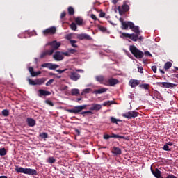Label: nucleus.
Here are the masks:
<instances>
[{
	"mask_svg": "<svg viewBox=\"0 0 178 178\" xmlns=\"http://www.w3.org/2000/svg\"><path fill=\"white\" fill-rule=\"evenodd\" d=\"M113 154H114V155H120L122 150L119 147H113Z\"/></svg>",
	"mask_w": 178,
	"mask_h": 178,
	"instance_id": "bb28decb",
	"label": "nucleus"
},
{
	"mask_svg": "<svg viewBox=\"0 0 178 178\" xmlns=\"http://www.w3.org/2000/svg\"><path fill=\"white\" fill-rule=\"evenodd\" d=\"M151 170H152V175H154V176L156 177V178H163L161 175V171L159 170L158 168H156V170H152V168H151Z\"/></svg>",
	"mask_w": 178,
	"mask_h": 178,
	"instance_id": "4be33fe9",
	"label": "nucleus"
},
{
	"mask_svg": "<svg viewBox=\"0 0 178 178\" xmlns=\"http://www.w3.org/2000/svg\"><path fill=\"white\" fill-rule=\"evenodd\" d=\"M75 22L77 26H83V19L80 17L75 19Z\"/></svg>",
	"mask_w": 178,
	"mask_h": 178,
	"instance_id": "cd10ccee",
	"label": "nucleus"
},
{
	"mask_svg": "<svg viewBox=\"0 0 178 178\" xmlns=\"http://www.w3.org/2000/svg\"><path fill=\"white\" fill-rule=\"evenodd\" d=\"M1 113L3 116L8 117V115H9V111L8 109H4L1 111Z\"/></svg>",
	"mask_w": 178,
	"mask_h": 178,
	"instance_id": "e433bc0d",
	"label": "nucleus"
},
{
	"mask_svg": "<svg viewBox=\"0 0 178 178\" xmlns=\"http://www.w3.org/2000/svg\"><path fill=\"white\" fill-rule=\"evenodd\" d=\"M87 108V105L84 104L82 106H76L72 109H67V112L69 113H74V115H79L81 111L86 109Z\"/></svg>",
	"mask_w": 178,
	"mask_h": 178,
	"instance_id": "20e7f679",
	"label": "nucleus"
},
{
	"mask_svg": "<svg viewBox=\"0 0 178 178\" xmlns=\"http://www.w3.org/2000/svg\"><path fill=\"white\" fill-rule=\"evenodd\" d=\"M118 1L119 0H112V3H113V5H116Z\"/></svg>",
	"mask_w": 178,
	"mask_h": 178,
	"instance_id": "0e129e2a",
	"label": "nucleus"
},
{
	"mask_svg": "<svg viewBox=\"0 0 178 178\" xmlns=\"http://www.w3.org/2000/svg\"><path fill=\"white\" fill-rule=\"evenodd\" d=\"M123 118L126 119H133V118H137L138 116V113L136 111H130L124 114H122Z\"/></svg>",
	"mask_w": 178,
	"mask_h": 178,
	"instance_id": "6e6552de",
	"label": "nucleus"
},
{
	"mask_svg": "<svg viewBox=\"0 0 178 178\" xmlns=\"http://www.w3.org/2000/svg\"><path fill=\"white\" fill-rule=\"evenodd\" d=\"M69 77L72 81H77L78 80H80L81 76L80 74L76 72L72 71L70 72Z\"/></svg>",
	"mask_w": 178,
	"mask_h": 178,
	"instance_id": "9b49d317",
	"label": "nucleus"
},
{
	"mask_svg": "<svg viewBox=\"0 0 178 178\" xmlns=\"http://www.w3.org/2000/svg\"><path fill=\"white\" fill-rule=\"evenodd\" d=\"M48 95H51V92L42 89L39 90V97H48Z\"/></svg>",
	"mask_w": 178,
	"mask_h": 178,
	"instance_id": "412c9836",
	"label": "nucleus"
},
{
	"mask_svg": "<svg viewBox=\"0 0 178 178\" xmlns=\"http://www.w3.org/2000/svg\"><path fill=\"white\" fill-rule=\"evenodd\" d=\"M132 31L135 33H122V31L120 32V38H122V40H126L127 38H129L132 41H134L135 42L138 41L140 40V41L143 40V36H140V33H141V31H140V27L138 26H134V27L131 29Z\"/></svg>",
	"mask_w": 178,
	"mask_h": 178,
	"instance_id": "f257e3e1",
	"label": "nucleus"
},
{
	"mask_svg": "<svg viewBox=\"0 0 178 178\" xmlns=\"http://www.w3.org/2000/svg\"><path fill=\"white\" fill-rule=\"evenodd\" d=\"M153 94H154V97H156V98H161V93H159V91L154 90L153 92Z\"/></svg>",
	"mask_w": 178,
	"mask_h": 178,
	"instance_id": "ea45409f",
	"label": "nucleus"
},
{
	"mask_svg": "<svg viewBox=\"0 0 178 178\" xmlns=\"http://www.w3.org/2000/svg\"><path fill=\"white\" fill-rule=\"evenodd\" d=\"M70 44L73 48H77V40H70Z\"/></svg>",
	"mask_w": 178,
	"mask_h": 178,
	"instance_id": "f704fd0d",
	"label": "nucleus"
},
{
	"mask_svg": "<svg viewBox=\"0 0 178 178\" xmlns=\"http://www.w3.org/2000/svg\"><path fill=\"white\" fill-rule=\"evenodd\" d=\"M65 16H66V12H63L60 15V19H63V17H65Z\"/></svg>",
	"mask_w": 178,
	"mask_h": 178,
	"instance_id": "13d9d810",
	"label": "nucleus"
},
{
	"mask_svg": "<svg viewBox=\"0 0 178 178\" xmlns=\"http://www.w3.org/2000/svg\"><path fill=\"white\" fill-rule=\"evenodd\" d=\"M108 89L105 88H102L96 90L92 91V94H104V92H106V90Z\"/></svg>",
	"mask_w": 178,
	"mask_h": 178,
	"instance_id": "393cba45",
	"label": "nucleus"
},
{
	"mask_svg": "<svg viewBox=\"0 0 178 178\" xmlns=\"http://www.w3.org/2000/svg\"><path fill=\"white\" fill-rule=\"evenodd\" d=\"M40 137L42 138H48V134L43 132L40 134Z\"/></svg>",
	"mask_w": 178,
	"mask_h": 178,
	"instance_id": "79ce46f5",
	"label": "nucleus"
},
{
	"mask_svg": "<svg viewBox=\"0 0 178 178\" xmlns=\"http://www.w3.org/2000/svg\"><path fill=\"white\" fill-rule=\"evenodd\" d=\"M26 122L28 126H29V127H34V126L35 125V120H34L33 118H28L26 119Z\"/></svg>",
	"mask_w": 178,
	"mask_h": 178,
	"instance_id": "6ab92c4d",
	"label": "nucleus"
},
{
	"mask_svg": "<svg viewBox=\"0 0 178 178\" xmlns=\"http://www.w3.org/2000/svg\"><path fill=\"white\" fill-rule=\"evenodd\" d=\"M172 67V63L170 62H167L165 65H164V69L165 70H168V69H170Z\"/></svg>",
	"mask_w": 178,
	"mask_h": 178,
	"instance_id": "2f4dec72",
	"label": "nucleus"
},
{
	"mask_svg": "<svg viewBox=\"0 0 178 178\" xmlns=\"http://www.w3.org/2000/svg\"><path fill=\"white\" fill-rule=\"evenodd\" d=\"M99 30H101V31H106V28L103 27V26H101V27L99 28Z\"/></svg>",
	"mask_w": 178,
	"mask_h": 178,
	"instance_id": "052dcab7",
	"label": "nucleus"
},
{
	"mask_svg": "<svg viewBox=\"0 0 178 178\" xmlns=\"http://www.w3.org/2000/svg\"><path fill=\"white\" fill-rule=\"evenodd\" d=\"M70 28H71L74 31H76L77 30V25H76V23L72 22V23L70 24Z\"/></svg>",
	"mask_w": 178,
	"mask_h": 178,
	"instance_id": "c9c22d12",
	"label": "nucleus"
},
{
	"mask_svg": "<svg viewBox=\"0 0 178 178\" xmlns=\"http://www.w3.org/2000/svg\"><path fill=\"white\" fill-rule=\"evenodd\" d=\"M145 55L146 56H150V57H152V54H150L149 51H145Z\"/></svg>",
	"mask_w": 178,
	"mask_h": 178,
	"instance_id": "864d4df0",
	"label": "nucleus"
},
{
	"mask_svg": "<svg viewBox=\"0 0 178 178\" xmlns=\"http://www.w3.org/2000/svg\"><path fill=\"white\" fill-rule=\"evenodd\" d=\"M133 27H134V23L132 22H124L121 26L122 30H129V29H133Z\"/></svg>",
	"mask_w": 178,
	"mask_h": 178,
	"instance_id": "ddd939ff",
	"label": "nucleus"
},
{
	"mask_svg": "<svg viewBox=\"0 0 178 178\" xmlns=\"http://www.w3.org/2000/svg\"><path fill=\"white\" fill-rule=\"evenodd\" d=\"M6 155V149L5 148L0 149V156H5Z\"/></svg>",
	"mask_w": 178,
	"mask_h": 178,
	"instance_id": "473e14b6",
	"label": "nucleus"
},
{
	"mask_svg": "<svg viewBox=\"0 0 178 178\" xmlns=\"http://www.w3.org/2000/svg\"><path fill=\"white\" fill-rule=\"evenodd\" d=\"M47 81V79L40 78L35 79L36 86H42Z\"/></svg>",
	"mask_w": 178,
	"mask_h": 178,
	"instance_id": "b1692460",
	"label": "nucleus"
},
{
	"mask_svg": "<svg viewBox=\"0 0 178 178\" xmlns=\"http://www.w3.org/2000/svg\"><path fill=\"white\" fill-rule=\"evenodd\" d=\"M140 88H143L144 90H149V84L143 83L139 85Z\"/></svg>",
	"mask_w": 178,
	"mask_h": 178,
	"instance_id": "7c9ffc66",
	"label": "nucleus"
},
{
	"mask_svg": "<svg viewBox=\"0 0 178 178\" xmlns=\"http://www.w3.org/2000/svg\"><path fill=\"white\" fill-rule=\"evenodd\" d=\"M119 83V81L116 79H106V81H104V86H110V87H113V86H116Z\"/></svg>",
	"mask_w": 178,
	"mask_h": 178,
	"instance_id": "9d476101",
	"label": "nucleus"
},
{
	"mask_svg": "<svg viewBox=\"0 0 178 178\" xmlns=\"http://www.w3.org/2000/svg\"><path fill=\"white\" fill-rule=\"evenodd\" d=\"M52 54H53L52 51L46 50L41 53L40 58V59H42V58H45V56H47V55H49V56H51V55H52Z\"/></svg>",
	"mask_w": 178,
	"mask_h": 178,
	"instance_id": "5701e85b",
	"label": "nucleus"
},
{
	"mask_svg": "<svg viewBox=\"0 0 178 178\" xmlns=\"http://www.w3.org/2000/svg\"><path fill=\"white\" fill-rule=\"evenodd\" d=\"M110 120L111 123L118 124V122H122V120H119V119H116L115 117H110Z\"/></svg>",
	"mask_w": 178,
	"mask_h": 178,
	"instance_id": "c756f323",
	"label": "nucleus"
},
{
	"mask_svg": "<svg viewBox=\"0 0 178 178\" xmlns=\"http://www.w3.org/2000/svg\"><path fill=\"white\" fill-rule=\"evenodd\" d=\"M48 45L50 46V49L49 50L52 51L54 54V52H55V51H56V49H58L59 47H60V42L56 40H54L46 44V47H48Z\"/></svg>",
	"mask_w": 178,
	"mask_h": 178,
	"instance_id": "39448f33",
	"label": "nucleus"
},
{
	"mask_svg": "<svg viewBox=\"0 0 178 178\" xmlns=\"http://www.w3.org/2000/svg\"><path fill=\"white\" fill-rule=\"evenodd\" d=\"M163 149L164 151H170V149L169 148V146L167 144L164 145Z\"/></svg>",
	"mask_w": 178,
	"mask_h": 178,
	"instance_id": "de8ad7c7",
	"label": "nucleus"
},
{
	"mask_svg": "<svg viewBox=\"0 0 178 178\" xmlns=\"http://www.w3.org/2000/svg\"><path fill=\"white\" fill-rule=\"evenodd\" d=\"M46 104H47V105H50V106H54V103L52 102V101L47 100Z\"/></svg>",
	"mask_w": 178,
	"mask_h": 178,
	"instance_id": "3c124183",
	"label": "nucleus"
},
{
	"mask_svg": "<svg viewBox=\"0 0 178 178\" xmlns=\"http://www.w3.org/2000/svg\"><path fill=\"white\" fill-rule=\"evenodd\" d=\"M113 102L112 101H106L103 103V106H108V105H112Z\"/></svg>",
	"mask_w": 178,
	"mask_h": 178,
	"instance_id": "a19ab883",
	"label": "nucleus"
},
{
	"mask_svg": "<svg viewBox=\"0 0 178 178\" xmlns=\"http://www.w3.org/2000/svg\"><path fill=\"white\" fill-rule=\"evenodd\" d=\"M95 80L98 83H100V84H104V83H105V81H106L107 79H105V77H104V76L99 75V76H95Z\"/></svg>",
	"mask_w": 178,
	"mask_h": 178,
	"instance_id": "aec40b11",
	"label": "nucleus"
},
{
	"mask_svg": "<svg viewBox=\"0 0 178 178\" xmlns=\"http://www.w3.org/2000/svg\"><path fill=\"white\" fill-rule=\"evenodd\" d=\"M76 38H78V40H92V38H91V36H90L87 33H81V34H78L76 35Z\"/></svg>",
	"mask_w": 178,
	"mask_h": 178,
	"instance_id": "4468645a",
	"label": "nucleus"
},
{
	"mask_svg": "<svg viewBox=\"0 0 178 178\" xmlns=\"http://www.w3.org/2000/svg\"><path fill=\"white\" fill-rule=\"evenodd\" d=\"M54 81H55V79H49V81H47L46 83L47 87H49V86H51V84H52V83H54Z\"/></svg>",
	"mask_w": 178,
	"mask_h": 178,
	"instance_id": "c03bdc74",
	"label": "nucleus"
},
{
	"mask_svg": "<svg viewBox=\"0 0 178 178\" xmlns=\"http://www.w3.org/2000/svg\"><path fill=\"white\" fill-rule=\"evenodd\" d=\"M152 70H153L154 73H156V65H153L152 67Z\"/></svg>",
	"mask_w": 178,
	"mask_h": 178,
	"instance_id": "6e6d98bb",
	"label": "nucleus"
},
{
	"mask_svg": "<svg viewBox=\"0 0 178 178\" xmlns=\"http://www.w3.org/2000/svg\"><path fill=\"white\" fill-rule=\"evenodd\" d=\"M104 140H109V138H111V136L108 134L104 135Z\"/></svg>",
	"mask_w": 178,
	"mask_h": 178,
	"instance_id": "5fc2aeb1",
	"label": "nucleus"
},
{
	"mask_svg": "<svg viewBox=\"0 0 178 178\" xmlns=\"http://www.w3.org/2000/svg\"><path fill=\"white\" fill-rule=\"evenodd\" d=\"M102 109V105L98 104H92L90 108V111H101Z\"/></svg>",
	"mask_w": 178,
	"mask_h": 178,
	"instance_id": "a211bd4d",
	"label": "nucleus"
},
{
	"mask_svg": "<svg viewBox=\"0 0 178 178\" xmlns=\"http://www.w3.org/2000/svg\"><path fill=\"white\" fill-rule=\"evenodd\" d=\"M15 172L17 173H24V175H29L31 176H37V170L31 168H24L23 167H16Z\"/></svg>",
	"mask_w": 178,
	"mask_h": 178,
	"instance_id": "f03ea898",
	"label": "nucleus"
},
{
	"mask_svg": "<svg viewBox=\"0 0 178 178\" xmlns=\"http://www.w3.org/2000/svg\"><path fill=\"white\" fill-rule=\"evenodd\" d=\"M56 33V27L51 26L43 31V34L47 35V34H55Z\"/></svg>",
	"mask_w": 178,
	"mask_h": 178,
	"instance_id": "2eb2a0df",
	"label": "nucleus"
},
{
	"mask_svg": "<svg viewBox=\"0 0 178 178\" xmlns=\"http://www.w3.org/2000/svg\"><path fill=\"white\" fill-rule=\"evenodd\" d=\"M90 111H82L80 113V115H86V113H90V115H94V113Z\"/></svg>",
	"mask_w": 178,
	"mask_h": 178,
	"instance_id": "a18cd8bd",
	"label": "nucleus"
},
{
	"mask_svg": "<svg viewBox=\"0 0 178 178\" xmlns=\"http://www.w3.org/2000/svg\"><path fill=\"white\" fill-rule=\"evenodd\" d=\"M41 67H47V69H49V70H55V69L59 67V65L52 63H45L41 65Z\"/></svg>",
	"mask_w": 178,
	"mask_h": 178,
	"instance_id": "1a4fd4ad",
	"label": "nucleus"
},
{
	"mask_svg": "<svg viewBox=\"0 0 178 178\" xmlns=\"http://www.w3.org/2000/svg\"><path fill=\"white\" fill-rule=\"evenodd\" d=\"M165 144H167L170 147H172V145H173V143H172V142H168V143H167Z\"/></svg>",
	"mask_w": 178,
	"mask_h": 178,
	"instance_id": "774afa93",
	"label": "nucleus"
},
{
	"mask_svg": "<svg viewBox=\"0 0 178 178\" xmlns=\"http://www.w3.org/2000/svg\"><path fill=\"white\" fill-rule=\"evenodd\" d=\"M156 86L163 88H173V87H177V84L170 82H157Z\"/></svg>",
	"mask_w": 178,
	"mask_h": 178,
	"instance_id": "0eeeda50",
	"label": "nucleus"
},
{
	"mask_svg": "<svg viewBox=\"0 0 178 178\" xmlns=\"http://www.w3.org/2000/svg\"><path fill=\"white\" fill-rule=\"evenodd\" d=\"M48 163H55L56 162V160L54 157H49L47 160Z\"/></svg>",
	"mask_w": 178,
	"mask_h": 178,
	"instance_id": "72a5a7b5",
	"label": "nucleus"
},
{
	"mask_svg": "<svg viewBox=\"0 0 178 178\" xmlns=\"http://www.w3.org/2000/svg\"><path fill=\"white\" fill-rule=\"evenodd\" d=\"M129 51L131 54L136 58V59H143L144 57V53L140 51L137 47L134 45H131L129 47Z\"/></svg>",
	"mask_w": 178,
	"mask_h": 178,
	"instance_id": "7ed1b4c3",
	"label": "nucleus"
},
{
	"mask_svg": "<svg viewBox=\"0 0 178 178\" xmlns=\"http://www.w3.org/2000/svg\"><path fill=\"white\" fill-rule=\"evenodd\" d=\"M72 33H70V34L66 35V36H65L66 40L70 41H70H73V40H72Z\"/></svg>",
	"mask_w": 178,
	"mask_h": 178,
	"instance_id": "37998d69",
	"label": "nucleus"
},
{
	"mask_svg": "<svg viewBox=\"0 0 178 178\" xmlns=\"http://www.w3.org/2000/svg\"><path fill=\"white\" fill-rule=\"evenodd\" d=\"M68 13L69 15H74V9L73 8V7H69L68 8Z\"/></svg>",
	"mask_w": 178,
	"mask_h": 178,
	"instance_id": "4c0bfd02",
	"label": "nucleus"
},
{
	"mask_svg": "<svg viewBox=\"0 0 178 178\" xmlns=\"http://www.w3.org/2000/svg\"><path fill=\"white\" fill-rule=\"evenodd\" d=\"M64 56L62 54V51H56L54 54L53 55V58L54 60H56V62H60V60H63Z\"/></svg>",
	"mask_w": 178,
	"mask_h": 178,
	"instance_id": "f8f14e48",
	"label": "nucleus"
},
{
	"mask_svg": "<svg viewBox=\"0 0 178 178\" xmlns=\"http://www.w3.org/2000/svg\"><path fill=\"white\" fill-rule=\"evenodd\" d=\"M29 83L30 86H36L35 80H32L30 78L28 79Z\"/></svg>",
	"mask_w": 178,
	"mask_h": 178,
	"instance_id": "58836bf2",
	"label": "nucleus"
},
{
	"mask_svg": "<svg viewBox=\"0 0 178 178\" xmlns=\"http://www.w3.org/2000/svg\"><path fill=\"white\" fill-rule=\"evenodd\" d=\"M90 17H91V19H92L93 20H97V16H95V15H94V14H92V15H90Z\"/></svg>",
	"mask_w": 178,
	"mask_h": 178,
	"instance_id": "4d7b16f0",
	"label": "nucleus"
},
{
	"mask_svg": "<svg viewBox=\"0 0 178 178\" xmlns=\"http://www.w3.org/2000/svg\"><path fill=\"white\" fill-rule=\"evenodd\" d=\"M119 20H120L122 26L123 23H124V21H123V18L121 17V18L119 19Z\"/></svg>",
	"mask_w": 178,
	"mask_h": 178,
	"instance_id": "338daca9",
	"label": "nucleus"
},
{
	"mask_svg": "<svg viewBox=\"0 0 178 178\" xmlns=\"http://www.w3.org/2000/svg\"><path fill=\"white\" fill-rule=\"evenodd\" d=\"M28 70L32 77H36V76L41 74V71L34 72V68H33V67H29Z\"/></svg>",
	"mask_w": 178,
	"mask_h": 178,
	"instance_id": "f3484780",
	"label": "nucleus"
},
{
	"mask_svg": "<svg viewBox=\"0 0 178 178\" xmlns=\"http://www.w3.org/2000/svg\"><path fill=\"white\" fill-rule=\"evenodd\" d=\"M71 94L72 95H75V97H77L78 95H80V90L77 88L72 89Z\"/></svg>",
	"mask_w": 178,
	"mask_h": 178,
	"instance_id": "a878e982",
	"label": "nucleus"
},
{
	"mask_svg": "<svg viewBox=\"0 0 178 178\" xmlns=\"http://www.w3.org/2000/svg\"><path fill=\"white\" fill-rule=\"evenodd\" d=\"M67 69H64V70H56V72L59 73V74H62V73H64V72H66Z\"/></svg>",
	"mask_w": 178,
	"mask_h": 178,
	"instance_id": "09e8293b",
	"label": "nucleus"
},
{
	"mask_svg": "<svg viewBox=\"0 0 178 178\" xmlns=\"http://www.w3.org/2000/svg\"><path fill=\"white\" fill-rule=\"evenodd\" d=\"M90 92H92V89L86 88L82 90L81 95H86V94H90Z\"/></svg>",
	"mask_w": 178,
	"mask_h": 178,
	"instance_id": "c85d7f7f",
	"label": "nucleus"
},
{
	"mask_svg": "<svg viewBox=\"0 0 178 178\" xmlns=\"http://www.w3.org/2000/svg\"><path fill=\"white\" fill-rule=\"evenodd\" d=\"M140 84V81L137 79H131L129 80V85L131 87V88H136L137 86Z\"/></svg>",
	"mask_w": 178,
	"mask_h": 178,
	"instance_id": "dca6fc26",
	"label": "nucleus"
},
{
	"mask_svg": "<svg viewBox=\"0 0 178 178\" xmlns=\"http://www.w3.org/2000/svg\"><path fill=\"white\" fill-rule=\"evenodd\" d=\"M63 56V55H65V56H70V53L69 52V51H65V52H61Z\"/></svg>",
	"mask_w": 178,
	"mask_h": 178,
	"instance_id": "8fccbe9b",
	"label": "nucleus"
},
{
	"mask_svg": "<svg viewBox=\"0 0 178 178\" xmlns=\"http://www.w3.org/2000/svg\"><path fill=\"white\" fill-rule=\"evenodd\" d=\"M68 52H70V54H75V52H77V50L74 49H67Z\"/></svg>",
	"mask_w": 178,
	"mask_h": 178,
	"instance_id": "49530a36",
	"label": "nucleus"
},
{
	"mask_svg": "<svg viewBox=\"0 0 178 178\" xmlns=\"http://www.w3.org/2000/svg\"><path fill=\"white\" fill-rule=\"evenodd\" d=\"M128 98H129V99H133L134 98V96L133 95H128Z\"/></svg>",
	"mask_w": 178,
	"mask_h": 178,
	"instance_id": "69168bd1",
	"label": "nucleus"
},
{
	"mask_svg": "<svg viewBox=\"0 0 178 178\" xmlns=\"http://www.w3.org/2000/svg\"><path fill=\"white\" fill-rule=\"evenodd\" d=\"M115 138H120V139L124 140L125 137L124 136H120V135H116L115 134Z\"/></svg>",
	"mask_w": 178,
	"mask_h": 178,
	"instance_id": "603ef678",
	"label": "nucleus"
},
{
	"mask_svg": "<svg viewBox=\"0 0 178 178\" xmlns=\"http://www.w3.org/2000/svg\"><path fill=\"white\" fill-rule=\"evenodd\" d=\"M166 178H177V177L173 175H169L166 177Z\"/></svg>",
	"mask_w": 178,
	"mask_h": 178,
	"instance_id": "bf43d9fd",
	"label": "nucleus"
},
{
	"mask_svg": "<svg viewBox=\"0 0 178 178\" xmlns=\"http://www.w3.org/2000/svg\"><path fill=\"white\" fill-rule=\"evenodd\" d=\"M138 72H139V73H143V67H138Z\"/></svg>",
	"mask_w": 178,
	"mask_h": 178,
	"instance_id": "680f3d73",
	"label": "nucleus"
},
{
	"mask_svg": "<svg viewBox=\"0 0 178 178\" xmlns=\"http://www.w3.org/2000/svg\"><path fill=\"white\" fill-rule=\"evenodd\" d=\"M118 10L120 16H123L126 12H129V10H130V6L127 5L126 2H124L121 7L120 6L118 7Z\"/></svg>",
	"mask_w": 178,
	"mask_h": 178,
	"instance_id": "423d86ee",
	"label": "nucleus"
},
{
	"mask_svg": "<svg viewBox=\"0 0 178 178\" xmlns=\"http://www.w3.org/2000/svg\"><path fill=\"white\" fill-rule=\"evenodd\" d=\"M99 16L100 17H105V13H100Z\"/></svg>",
	"mask_w": 178,
	"mask_h": 178,
	"instance_id": "e2e57ef3",
	"label": "nucleus"
}]
</instances>
